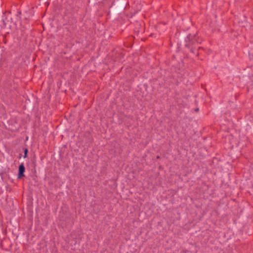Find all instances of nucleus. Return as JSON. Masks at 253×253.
<instances>
[{"label": "nucleus", "mask_w": 253, "mask_h": 253, "mask_svg": "<svg viewBox=\"0 0 253 253\" xmlns=\"http://www.w3.org/2000/svg\"><path fill=\"white\" fill-rule=\"evenodd\" d=\"M25 171V168L23 163H21L18 168V178H21V177L25 176L24 172Z\"/></svg>", "instance_id": "f257e3e1"}, {"label": "nucleus", "mask_w": 253, "mask_h": 253, "mask_svg": "<svg viewBox=\"0 0 253 253\" xmlns=\"http://www.w3.org/2000/svg\"><path fill=\"white\" fill-rule=\"evenodd\" d=\"M186 41L187 42H191L193 43L195 42H197L196 36L195 35H192L190 34L187 37V38L186 39Z\"/></svg>", "instance_id": "f03ea898"}, {"label": "nucleus", "mask_w": 253, "mask_h": 253, "mask_svg": "<svg viewBox=\"0 0 253 253\" xmlns=\"http://www.w3.org/2000/svg\"><path fill=\"white\" fill-rule=\"evenodd\" d=\"M24 155L23 157L24 158H26L27 157V154L28 153V149L27 148H24Z\"/></svg>", "instance_id": "7ed1b4c3"}, {"label": "nucleus", "mask_w": 253, "mask_h": 253, "mask_svg": "<svg viewBox=\"0 0 253 253\" xmlns=\"http://www.w3.org/2000/svg\"><path fill=\"white\" fill-rule=\"evenodd\" d=\"M119 58V55H116V57H114L113 59V62H120V61L118 59Z\"/></svg>", "instance_id": "20e7f679"}, {"label": "nucleus", "mask_w": 253, "mask_h": 253, "mask_svg": "<svg viewBox=\"0 0 253 253\" xmlns=\"http://www.w3.org/2000/svg\"><path fill=\"white\" fill-rule=\"evenodd\" d=\"M196 112H198L199 111V108H196L195 110Z\"/></svg>", "instance_id": "39448f33"}, {"label": "nucleus", "mask_w": 253, "mask_h": 253, "mask_svg": "<svg viewBox=\"0 0 253 253\" xmlns=\"http://www.w3.org/2000/svg\"><path fill=\"white\" fill-rule=\"evenodd\" d=\"M20 158H21V154H20Z\"/></svg>", "instance_id": "423d86ee"}]
</instances>
